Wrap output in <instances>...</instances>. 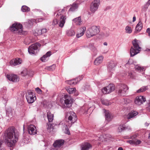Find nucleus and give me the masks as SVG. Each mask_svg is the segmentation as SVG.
I'll return each instance as SVG.
<instances>
[{
	"label": "nucleus",
	"instance_id": "f3484780",
	"mask_svg": "<svg viewBox=\"0 0 150 150\" xmlns=\"http://www.w3.org/2000/svg\"><path fill=\"white\" fill-rule=\"evenodd\" d=\"M6 77L8 79L13 82H16L19 81L18 77L15 74H7Z\"/></svg>",
	"mask_w": 150,
	"mask_h": 150
},
{
	"label": "nucleus",
	"instance_id": "49530a36",
	"mask_svg": "<svg viewBox=\"0 0 150 150\" xmlns=\"http://www.w3.org/2000/svg\"><path fill=\"white\" fill-rule=\"evenodd\" d=\"M128 76L129 78L132 79L135 78L134 73L132 71H130L128 73Z\"/></svg>",
	"mask_w": 150,
	"mask_h": 150
},
{
	"label": "nucleus",
	"instance_id": "aec40b11",
	"mask_svg": "<svg viewBox=\"0 0 150 150\" xmlns=\"http://www.w3.org/2000/svg\"><path fill=\"white\" fill-rule=\"evenodd\" d=\"M51 54V52L50 51H48L40 58V60L42 62H45L48 60L49 57Z\"/></svg>",
	"mask_w": 150,
	"mask_h": 150
},
{
	"label": "nucleus",
	"instance_id": "69168bd1",
	"mask_svg": "<svg viewBox=\"0 0 150 150\" xmlns=\"http://www.w3.org/2000/svg\"><path fill=\"white\" fill-rule=\"evenodd\" d=\"M103 45L105 46H107L108 45V43L107 42H105L103 43Z\"/></svg>",
	"mask_w": 150,
	"mask_h": 150
},
{
	"label": "nucleus",
	"instance_id": "9d476101",
	"mask_svg": "<svg viewBox=\"0 0 150 150\" xmlns=\"http://www.w3.org/2000/svg\"><path fill=\"white\" fill-rule=\"evenodd\" d=\"M26 99L29 103H33L36 99V97L33 95V93L30 90H28L26 94Z\"/></svg>",
	"mask_w": 150,
	"mask_h": 150
},
{
	"label": "nucleus",
	"instance_id": "72a5a7b5",
	"mask_svg": "<svg viewBox=\"0 0 150 150\" xmlns=\"http://www.w3.org/2000/svg\"><path fill=\"white\" fill-rule=\"evenodd\" d=\"M31 74H30L29 72H28L27 69H25L21 73V75L23 76H25L28 75L29 76H32L33 75V73L32 72H31Z\"/></svg>",
	"mask_w": 150,
	"mask_h": 150
},
{
	"label": "nucleus",
	"instance_id": "393cba45",
	"mask_svg": "<svg viewBox=\"0 0 150 150\" xmlns=\"http://www.w3.org/2000/svg\"><path fill=\"white\" fill-rule=\"evenodd\" d=\"M74 28V27L72 26L71 28L67 30L66 32V33L67 36L69 37H72L75 35V32L72 29Z\"/></svg>",
	"mask_w": 150,
	"mask_h": 150
},
{
	"label": "nucleus",
	"instance_id": "6e6552de",
	"mask_svg": "<svg viewBox=\"0 0 150 150\" xmlns=\"http://www.w3.org/2000/svg\"><path fill=\"white\" fill-rule=\"evenodd\" d=\"M41 45L38 43H36L32 44L28 48V51L30 54H35L38 51V48Z\"/></svg>",
	"mask_w": 150,
	"mask_h": 150
},
{
	"label": "nucleus",
	"instance_id": "f704fd0d",
	"mask_svg": "<svg viewBox=\"0 0 150 150\" xmlns=\"http://www.w3.org/2000/svg\"><path fill=\"white\" fill-rule=\"evenodd\" d=\"M78 7V4L74 3L72 5L71 7L69 8V11L72 12L74 11L77 9Z\"/></svg>",
	"mask_w": 150,
	"mask_h": 150
},
{
	"label": "nucleus",
	"instance_id": "9b49d317",
	"mask_svg": "<svg viewBox=\"0 0 150 150\" xmlns=\"http://www.w3.org/2000/svg\"><path fill=\"white\" fill-rule=\"evenodd\" d=\"M100 0H94L91 4L90 10L92 13H94L98 8L100 5Z\"/></svg>",
	"mask_w": 150,
	"mask_h": 150
},
{
	"label": "nucleus",
	"instance_id": "864d4df0",
	"mask_svg": "<svg viewBox=\"0 0 150 150\" xmlns=\"http://www.w3.org/2000/svg\"><path fill=\"white\" fill-rule=\"evenodd\" d=\"M132 63V61L131 59H129L127 63L126 64V66H127L128 64H131Z\"/></svg>",
	"mask_w": 150,
	"mask_h": 150
},
{
	"label": "nucleus",
	"instance_id": "bb28decb",
	"mask_svg": "<svg viewBox=\"0 0 150 150\" xmlns=\"http://www.w3.org/2000/svg\"><path fill=\"white\" fill-rule=\"evenodd\" d=\"M91 146V145L88 143L83 144L81 146V150H88Z\"/></svg>",
	"mask_w": 150,
	"mask_h": 150
},
{
	"label": "nucleus",
	"instance_id": "c03bdc74",
	"mask_svg": "<svg viewBox=\"0 0 150 150\" xmlns=\"http://www.w3.org/2000/svg\"><path fill=\"white\" fill-rule=\"evenodd\" d=\"M24 104L23 101L22 100H18L17 102V106L18 107H22Z\"/></svg>",
	"mask_w": 150,
	"mask_h": 150
},
{
	"label": "nucleus",
	"instance_id": "680f3d73",
	"mask_svg": "<svg viewBox=\"0 0 150 150\" xmlns=\"http://www.w3.org/2000/svg\"><path fill=\"white\" fill-rule=\"evenodd\" d=\"M149 6H148L146 4L145 5H144V7L145 8H148V7Z\"/></svg>",
	"mask_w": 150,
	"mask_h": 150
},
{
	"label": "nucleus",
	"instance_id": "2eb2a0df",
	"mask_svg": "<svg viewBox=\"0 0 150 150\" xmlns=\"http://www.w3.org/2000/svg\"><path fill=\"white\" fill-rule=\"evenodd\" d=\"M83 77V75L79 76V77L76 78L75 79L68 80L66 81L67 83L69 85H75L77 84L82 79Z\"/></svg>",
	"mask_w": 150,
	"mask_h": 150
},
{
	"label": "nucleus",
	"instance_id": "0eeeda50",
	"mask_svg": "<svg viewBox=\"0 0 150 150\" xmlns=\"http://www.w3.org/2000/svg\"><path fill=\"white\" fill-rule=\"evenodd\" d=\"M137 137V135L134 134L130 136H125L124 138L125 139H131V140L127 141L126 142L129 143L131 144L136 146L140 144L142 142L141 141L136 139Z\"/></svg>",
	"mask_w": 150,
	"mask_h": 150
},
{
	"label": "nucleus",
	"instance_id": "a878e982",
	"mask_svg": "<svg viewBox=\"0 0 150 150\" xmlns=\"http://www.w3.org/2000/svg\"><path fill=\"white\" fill-rule=\"evenodd\" d=\"M103 111L105 113V120L108 121H110L111 119V115L110 112L108 110H106L104 109Z\"/></svg>",
	"mask_w": 150,
	"mask_h": 150
},
{
	"label": "nucleus",
	"instance_id": "423d86ee",
	"mask_svg": "<svg viewBox=\"0 0 150 150\" xmlns=\"http://www.w3.org/2000/svg\"><path fill=\"white\" fill-rule=\"evenodd\" d=\"M23 26L21 24L17 22L13 24L10 27V29L12 32L19 34H22Z\"/></svg>",
	"mask_w": 150,
	"mask_h": 150
},
{
	"label": "nucleus",
	"instance_id": "6e6d98bb",
	"mask_svg": "<svg viewBox=\"0 0 150 150\" xmlns=\"http://www.w3.org/2000/svg\"><path fill=\"white\" fill-rule=\"evenodd\" d=\"M124 103L125 104H127L129 102L130 100L128 99H124Z\"/></svg>",
	"mask_w": 150,
	"mask_h": 150
},
{
	"label": "nucleus",
	"instance_id": "bf43d9fd",
	"mask_svg": "<svg viewBox=\"0 0 150 150\" xmlns=\"http://www.w3.org/2000/svg\"><path fill=\"white\" fill-rule=\"evenodd\" d=\"M146 32L149 33H150V28H148L146 30Z\"/></svg>",
	"mask_w": 150,
	"mask_h": 150
},
{
	"label": "nucleus",
	"instance_id": "a211bd4d",
	"mask_svg": "<svg viewBox=\"0 0 150 150\" xmlns=\"http://www.w3.org/2000/svg\"><path fill=\"white\" fill-rule=\"evenodd\" d=\"M116 65V63L113 61H111L109 62L108 64L107 68L108 70L110 72H112L114 69V68Z\"/></svg>",
	"mask_w": 150,
	"mask_h": 150
},
{
	"label": "nucleus",
	"instance_id": "4c0bfd02",
	"mask_svg": "<svg viewBox=\"0 0 150 150\" xmlns=\"http://www.w3.org/2000/svg\"><path fill=\"white\" fill-rule=\"evenodd\" d=\"M67 92L70 94L74 93L76 91L75 88H67L66 89Z\"/></svg>",
	"mask_w": 150,
	"mask_h": 150
},
{
	"label": "nucleus",
	"instance_id": "20e7f679",
	"mask_svg": "<svg viewBox=\"0 0 150 150\" xmlns=\"http://www.w3.org/2000/svg\"><path fill=\"white\" fill-rule=\"evenodd\" d=\"M139 41L135 39L132 42V43L133 47H132L130 50V56L133 57L139 53L141 48L139 45Z\"/></svg>",
	"mask_w": 150,
	"mask_h": 150
},
{
	"label": "nucleus",
	"instance_id": "2f4dec72",
	"mask_svg": "<svg viewBox=\"0 0 150 150\" xmlns=\"http://www.w3.org/2000/svg\"><path fill=\"white\" fill-rule=\"evenodd\" d=\"M47 117L49 122H52L54 119L53 115L50 111L47 112Z\"/></svg>",
	"mask_w": 150,
	"mask_h": 150
},
{
	"label": "nucleus",
	"instance_id": "5fc2aeb1",
	"mask_svg": "<svg viewBox=\"0 0 150 150\" xmlns=\"http://www.w3.org/2000/svg\"><path fill=\"white\" fill-rule=\"evenodd\" d=\"M65 133L68 134H70V132L68 128H65Z\"/></svg>",
	"mask_w": 150,
	"mask_h": 150
},
{
	"label": "nucleus",
	"instance_id": "e433bc0d",
	"mask_svg": "<svg viewBox=\"0 0 150 150\" xmlns=\"http://www.w3.org/2000/svg\"><path fill=\"white\" fill-rule=\"evenodd\" d=\"M108 92L110 93L114 90L115 89V87L114 85L113 84H110L108 86Z\"/></svg>",
	"mask_w": 150,
	"mask_h": 150
},
{
	"label": "nucleus",
	"instance_id": "b1692460",
	"mask_svg": "<svg viewBox=\"0 0 150 150\" xmlns=\"http://www.w3.org/2000/svg\"><path fill=\"white\" fill-rule=\"evenodd\" d=\"M6 91V88L5 87L1 89V92L3 93V96H2L1 99L2 101L4 103H6L7 101L8 100V98L5 95H4V93H5Z\"/></svg>",
	"mask_w": 150,
	"mask_h": 150
},
{
	"label": "nucleus",
	"instance_id": "4be33fe9",
	"mask_svg": "<svg viewBox=\"0 0 150 150\" xmlns=\"http://www.w3.org/2000/svg\"><path fill=\"white\" fill-rule=\"evenodd\" d=\"M72 24L77 25H80L82 24L81 16L74 18L72 20Z\"/></svg>",
	"mask_w": 150,
	"mask_h": 150
},
{
	"label": "nucleus",
	"instance_id": "c85d7f7f",
	"mask_svg": "<svg viewBox=\"0 0 150 150\" xmlns=\"http://www.w3.org/2000/svg\"><path fill=\"white\" fill-rule=\"evenodd\" d=\"M80 30H81V32L80 33H78L76 34V36L77 38H79L84 35L86 30V28L85 26L83 27L80 28Z\"/></svg>",
	"mask_w": 150,
	"mask_h": 150
},
{
	"label": "nucleus",
	"instance_id": "de8ad7c7",
	"mask_svg": "<svg viewBox=\"0 0 150 150\" xmlns=\"http://www.w3.org/2000/svg\"><path fill=\"white\" fill-rule=\"evenodd\" d=\"M102 93L104 94H106L109 93L107 86L104 87L102 90Z\"/></svg>",
	"mask_w": 150,
	"mask_h": 150
},
{
	"label": "nucleus",
	"instance_id": "dca6fc26",
	"mask_svg": "<svg viewBox=\"0 0 150 150\" xmlns=\"http://www.w3.org/2000/svg\"><path fill=\"white\" fill-rule=\"evenodd\" d=\"M28 133L31 135L35 134L37 133V130L35 127L33 125L28 126L27 128Z\"/></svg>",
	"mask_w": 150,
	"mask_h": 150
},
{
	"label": "nucleus",
	"instance_id": "6ab92c4d",
	"mask_svg": "<svg viewBox=\"0 0 150 150\" xmlns=\"http://www.w3.org/2000/svg\"><path fill=\"white\" fill-rule=\"evenodd\" d=\"M30 139L28 135H24L22 140L21 141V145L23 146L29 142Z\"/></svg>",
	"mask_w": 150,
	"mask_h": 150
},
{
	"label": "nucleus",
	"instance_id": "a18cd8bd",
	"mask_svg": "<svg viewBox=\"0 0 150 150\" xmlns=\"http://www.w3.org/2000/svg\"><path fill=\"white\" fill-rule=\"evenodd\" d=\"M55 67L56 65L54 64L50 66L47 67L46 69L50 71H53L54 70Z\"/></svg>",
	"mask_w": 150,
	"mask_h": 150
},
{
	"label": "nucleus",
	"instance_id": "ea45409f",
	"mask_svg": "<svg viewBox=\"0 0 150 150\" xmlns=\"http://www.w3.org/2000/svg\"><path fill=\"white\" fill-rule=\"evenodd\" d=\"M125 125L123 124H120L118 128V131L119 132H121L125 130Z\"/></svg>",
	"mask_w": 150,
	"mask_h": 150
},
{
	"label": "nucleus",
	"instance_id": "338daca9",
	"mask_svg": "<svg viewBox=\"0 0 150 150\" xmlns=\"http://www.w3.org/2000/svg\"><path fill=\"white\" fill-rule=\"evenodd\" d=\"M0 150H6L4 148L1 147L0 148Z\"/></svg>",
	"mask_w": 150,
	"mask_h": 150
},
{
	"label": "nucleus",
	"instance_id": "c756f323",
	"mask_svg": "<svg viewBox=\"0 0 150 150\" xmlns=\"http://www.w3.org/2000/svg\"><path fill=\"white\" fill-rule=\"evenodd\" d=\"M103 57L102 56H100L97 58L94 62L95 65H98L100 64L103 61Z\"/></svg>",
	"mask_w": 150,
	"mask_h": 150
},
{
	"label": "nucleus",
	"instance_id": "f257e3e1",
	"mask_svg": "<svg viewBox=\"0 0 150 150\" xmlns=\"http://www.w3.org/2000/svg\"><path fill=\"white\" fill-rule=\"evenodd\" d=\"M5 142L8 146H13L18 139V134L13 127L8 128L4 131V134Z\"/></svg>",
	"mask_w": 150,
	"mask_h": 150
},
{
	"label": "nucleus",
	"instance_id": "7ed1b4c3",
	"mask_svg": "<svg viewBox=\"0 0 150 150\" xmlns=\"http://www.w3.org/2000/svg\"><path fill=\"white\" fill-rule=\"evenodd\" d=\"M66 117L68 119L66 123V126L67 127H70L77 120L76 114L72 111L67 112Z\"/></svg>",
	"mask_w": 150,
	"mask_h": 150
},
{
	"label": "nucleus",
	"instance_id": "39448f33",
	"mask_svg": "<svg viewBox=\"0 0 150 150\" xmlns=\"http://www.w3.org/2000/svg\"><path fill=\"white\" fill-rule=\"evenodd\" d=\"M100 31V28L99 26L93 25L87 29L86 35L87 38H90L96 35Z\"/></svg>",
	"mask_w": 150,
	"mask_h": 150
},
{
	"label": "nucleus",
	"instance_id": "13d9d810",
	"mask_svg": "<svg viewBox=\"0 0 150 150\" xmlns=\"http://www.w3.org/2000/svg\"><path fill=\"white\" fill-rule=\"evenodd\" d=\"M147 109L150 112V101L149 102L148 106L147 107Z\"/></svg>",
	"mask_w": 150,
	"mask_h": 150
},
{
	"label": "nucleus",
	"instance_id": "7c9ffc66",
	"mask_svg": "<svg viewBox=\"0 0 150 150\" xmlns=\"http://www.w3.org/2000/svg\"><path fill=\"white\" fill-rule=\"evenodd\" d=\"M142 24L140 20L139 21L137 25L135 31L136 32H139L142 29Z\"/></svg>",
	"mask_w": 150,
	"mask_h": 150
},
{
	"label": "nucleus",
	"instance_id": "8fccbe9b",
	"mask_svg": "<svg viewBox=\"0 0 150 150\" xmlns=\"http://www.w3.org/2000/svg\"><path fill=\"white\" fill-rule=\"evenodd\" d=\"M85 106V105H84V106L82 107V109H85V112L87 113H88V112L90 108H91L92 109H93L94 108V107H93V106H90L89 107V108L88 109L87 108H86Z\"/></svg>",
	"mask_w": 150,
	"mask_h": 150
},
{
	"label": "nucleus",
	"instance_id": "79ce46f5",
	"mask_svg": "<svg viewBox=\"0 0 150 150\" xmlns=\"http://www.w3.org/2000/svg\"><path fill=\"white\" fill-rule=\"evenodd\" d=\"M125 32L126 33L130 34L132 32V30L131 27L127 26L125 28Z\"/></svg>",
	"mask_w": 150,
	"mask_h": 150
},
{
	"label": "nucleus",
	"instance_id": "473e14b6",
	"mask_svg": "<svg viewBox=\"0 0 150 150\" xmlns=\"http://www.w3.org/2000/svg\"><path fill=\"white\" fill-rule=\"evenodd\" d=\"M13 110L9 108L6 110V116L11 118L13 117Z\"/></svg>",
	"mask_w": 150,
	"mask_h": 150
},
{
	"label": "nucleus",
	"instance_id": "f8f14e48",
	"mask_svg": "<svg viewBox=\"0 0 150 150\" xmlns=\"http://www.w3.org/2000/svg\"><path fill=\"white\" fill-rule=\"evenodd\" d=\"M119 90L118 93L119 95L124 96L125 92L128 90L127 86L123 84H120L117 87V88Z\"/></svg>",
	"mask_w": 150,
	"mask_h": 150
},
{
	"label": "nucleus",
	"instance_id": "ddd939ff",
	"mask_svg": "<svg viewBox=\"0 0 150 150\" xmlns=\"http://www.w3.org/2000/svg\"><path fill=\"white\" fill-rule=\"evenodd\" d=\"M146 100V98L144 96H140L136 97L134 102L135 104L140 105L145 102Z\"/></svg>",
	"mask_w": 150,
	"mask_h": 150
},
{
	"label": "nucleus",
	"instance_id": "4468645a",
	"mask_svg": "<svg viewBox=\"0 0 150 150\" xmlns=\"http://www.w3.org/2000/svg\"><path fill=\"white\" fill-rule=\"evenodd\" d=\"M64 141L62 139L57 140L53 144L54 149H52L51 150L55 149L57 150L59 148L62 146L64 144Z\"/></svg>",
	"mask_w": 150,
	"mask_h": 150
},
{
	"label": "nucleus",
	"instance_id": "5701e85b",
	"mask_svg": "<svg viewBox=\"0 0 150 150\" xmlns=\"http://www.w3.org/2000/svg\"><path fill=\"white\" fill-rule=\"evenodd\" d=\"M45 19V18H37L36 19H33L29 20V23L30 25H33L35 23H37L39 22H41L43 20Z\"/></svg>",
	"mask_w": 150,
	"mask_h": 150
},
{
	"label": "nucleus",
	"instance_id": "603ef678",
	"mask_svg": "<svg viewBox=\"0 0 150 150\" xmlns=\"http://www.w3.org/2000/svg\"><path fill=\"white\" fill-rule=\"evenodd\" d=\"M109 33L108 32H106V33H104L103 34V36L104 37H107L109 36Z\"/></svg>",
	"mask_w": 150,
	"mask_h": 150
},
{
	"label": "nucleus",
	"instance_id": "774afa93",
	"mask_svg": "<svg viewBox=\"0 0 150 150\" xmlns=\"http://www.w3.org/2000/svg\"><path fill=\"white\" fill-rule=\"evenodd\" d=\"M118 150H123V149L122 147H120L118 148Z\"/></svg>",
	"mask_w": 150,
	"mask_h": 150
},
{
	"label": "nucleus",
	"instance_id": "0e129e2a",
	"mask_svg": "<svg viewBox=\"0 0 150 150\" xmlns=\"http://www.w3.org/2000/svg\"><path fill=\"white\" fill-rule=\"evenodd\" d=\"M2 144V142L1 140H0V148L1 147V146Z\"/></svg>",
	"mask_w": 150,
	"mask_h": 150
},
{
	"label": "nucleus",
	"instance_id": "1a4fd4ad",
	"mask_svg": "<svg viewBox=\"0 0 150 150\" xmlns=\"http://www.w3.org/2000/svg\"><path fill=\"white\" fill-rule=\"evenodd\" d=\"M64 98L65 100H61V102L62 103L64 102V104L63 108L66 107L69 108L71 106L73 99L70 96L67 95H65L64 96Z\"/></svg>",
	"mask_w": 150,
	"mask_h": 150
},
{
	"label": "nucleus",
	"instance_id": "412c9836",
	"mask_svg": "<svg viewBox=\"0 0 150 150\" xmlns=\"http://www.w3.org/2000/svg\"><path fill=\"white\" fill-rule=\"evenodd\" d=\"M22 62L21 59L19 58H16L11 60L10 63L11 65L16 66L21 64Z\"/></svg>",
	"mask_w": 150,
	"mask_h": 150
},
{
	"label": "nucleus",
	"instance_id": "cd10ccee",
	"mask_svg": "<svg viewBox=\"0 0 150 150\" xmlns=\"http://www.w3.org/2000/svg\"><path fill=\"white\" fill-rule=\"evenodd\" d=\"M138 114V112L137 111H132L128 114L127 118L128 119H129L133 118Z\"/></svg>",
	"mask_w": 150,
	"mask_h": 150
},
{
	"label": "nucleus",
	"instance_id": "a19ab883",
	"mask_svg": "<svg viewBox=\"0 0 150 150\" xmlns=\"http://www.w3.org/2000/svg\"><path fill=\"white\" fill-rule=\"evenodd\" d=\"M21 10L23 12H28L30 11V8L27 6L24 5L22 6Z\"/></svg>",
	"mask_w": 150,
	"mask_h": 150
},
{
	"label": "nucleus",
	"instance_id": "09e8293b",
	"mask_svg": "<svg viewBox=\"0 0 150 150\" xmlns=\"http://www.w3.org/2000/svg\"><path fill=\"white\" fill-rule=\"evenodd\" d=\"M47 32V29L45 28H43L40 30H39L38 34L39 35L41 34L45 33Z\"/></svg>",
	"mask_w": 150,
	"mask_h": 150
},
{
	"label": "nucleus",
	"instance_id": "58836bf2",
	"mask_svg": "<svg viewBox=\"0 0 150 150\" xmlns=\"http://www.w3.org/2000/svg\"><path fill=\"white\" fill-rule=\"evenodd\" d=\"M148 89V86H143L138 90L137 91V93H140L143 92L147 90Z\"/></svg>",
	"mask_w": 150,
	"mask_h": 150
},
{
	"label": "nucleus",
	"instance_id": "3c124183",
	"mask_svg": "<svg viewBox=\"0 0 150 150\" xmlns=\"http://www.w3.org/2000/svg\"><path fill=\"white\" fill-rule=\"evenodd\" d=\"M35 91L37 93L39 94H41L42 93V91L38 87L35 88Z\"/></svg>",
	"mask_w": 150,
	"mask_h": 150
},
{
	"label": "nucleus",
	"instance_id": "37998d69",
	"mask_svg": "<svg viewBox=\"0 0 150 150\" xmlns=\"http://www.w3.org/2000/svg\"><path fill=\"white\" fill-rule=\"evenodd\" d=\"M102 104L106 105L108 106L110 105L111 104V103L108 100H102L101 101Z\"/></svg>",
	"mask_w": 150,
	"mask_h": 150
},
{
	"label": "nucleus",
	"instance_id": "4d7b16f0",
	"mask_svg": "<svg viewBox=\"0 0 150 150\" xmlns=\"http://www.w3.org/2000/svg\"><path fill=\"white\" fill-rule=\"evenodd\" d=\"M125 130H131V127L129 126H126L125 125Z\"/></svg>",
	"mask_w": 150,
	"mask_h": 150
},
{
	"label": "nucleus",
	"instance_id": "f03ea898",
	"mask_svg": "<svg viewBox=\"0 0 150 150\" xmlns=\"http://www.w3.org/2000/svg\"><path fill=\"white\" fill-rule=\"evenodd\" d=\"M64 9L59 10L58 11L55 12L54 13V16L57 18H59V21L58 22L57 19H54L53 21V24L56 25L58 23L61 28H62L65 23L67 17L66 15L62 14V13L64 11Z\"/></svg>",
	"mask_w": 150,
	"mask_h": 150
},
{
	"label": "nucleus",
	"instance_id": "c9c22d12",
	"mask_svg": "<svg viewBox=\"0 0 150 150\" xmlns=\"http://www.w3.org/2000/svg\"><path fill=\"white\" fill-rule=\"evenodd\" d=\"M135 68L136 70L139 72L143 71L145 70L144 67H142L138 65L135 66Z\"/></svg>",
	"mask_w": 150,
	"mask_h": 150
},
{
	"label": "nucleus",
	"instance_id": "052dcab7",
	"mask_svg": "<svg viewBox=\"0 0 150 150\" xmlns=\"http://www.w3.org/2000/svg\"><path fill=\"white\" fill-rule=\"evenodd\" d=\"M136 20V18L135 16H134L133 18V22H134Z\"/></svg>",
	"mask_w": 150,
	"mask_h": 150
},
{
	"label": "nucleus",
	"instance_id": "e2e57ef3",
	"mask_svg": "<svg viewBox=\"0 0 150 150\" xmlns=\"http://www.w3.org/2000/svg\"><path fill=\"white\" fill-rule=\"evenodd\" d=\"M146 4L148 6H149L150 5V0H149L147 3H146Z\"/></svg>",
	"mask_w": 150,
	"mask_h": 150
}]
</instances>
